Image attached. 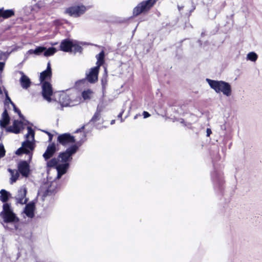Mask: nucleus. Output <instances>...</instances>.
<instances>
[{
  "instance_id": "36",
  "label": "nucleus",
  "mask_w": 262,
  "mask_h": 262,
  "mask_svg": "<svg viewBox=\"0 0 262 262\" xmlns=\"http://www.w3.org/2000/svg\"><path fill=\"white\" fill-rule=\"evenodd\" d=\"M5 63L4 62H0V71H2L4 70Z\"/></svg>"
},
{
  "instance_id": "35",
  "label": "nucleus",
  "mask_w": 262,
  "mask_h": 262,
  "mask_svg": "<svg viewBox=\"0 0 262 262\" xmlns=\"http://www.w3.org/2000/svg\"><path fill=\"white\" fill-rule=\"evenodd\" d=\"M36 6L40 8L41 7H42L43 6H44V3L40 1V2H38L37 4H36Z\"/></svg>"
},
{
  "instance_id": "24",
  "label": "nucleus",
  "mask_w": 262,
  "mask_h": 262,
  "mask_svg": "<svg viewBox=\"0 0 262 262\" xmlns=\"http://www.w3.org/2000/svg\"><path fill=\"white\" fill-rule=\"evenodd\" d=\"M9 195L8 191L5 189H2L0 191V200L4 203L6 202L9 199Z\"/></svg>"
},
{
  "instance_id": "41",
  "label": "nucleus",
  "mask_w": 262,
  "mask_h": 262,
  "mask_svg": "<svg viewBox=\"0 0 262 262\" xmlns=\"http://www.w3.org/2000/svg\"><path fill=\"white\" fill-rule=\"evenodd\" d=\"M84 126H82V127H81V128H79V129H77V130H76V132H77V133H78V132H82V130L84 129Z\"/></svg>"
},
{
  "instance_id": "38",
  "label": "nucleus",
  "mask_w": 262,
  "mask_h": 262,
  "mask_svg": "<svg viewBox=\"0 0 262 262\" xmlns=\"http://www.w3.org/2000/svg\"><path fill=\"white\" fill-rule=\"evenodd\" d=\"M207 136L209 137L210 136V135L211 134V130L210 128H207Z\"/></svg>"
},
{
  "instance_id": "3",
  "label": "nucleus",
  "mask_w": 262,
  "mask_h": 262,
  "mask_svg": "<svg viewBox=\"0 0 262 262\" xmlns=\"http://www.w3.org/2000/svg\"><path fill=\"white\" fill-rule=\"evenodd\" d=\"M48 167H56L57 171V179H60L61 177L66 173L69 167V163H60L58 158H53L48 161L47 163Z\"/></svg>"
},
{
  "instance_id": "32",
  "label": "nucleus",
  "mask_w": 262,
  "mask_h": 262,
  "mask_svg": "<svg viewBox=\"0 0 262 262\" xmlns=\"http://www.w3.org/2000/svg\"><path fill=\"white\" fill-rule=\"evenodd\" d=\"M5 94H6V100H5V103H10L12 105L13 104H14V103L11 101L10 98L8 96V93H7V91H5Z\"/></svg>"
},
{
  "instance_id": "1",
  "label": "nucleus",
  "mask_w": 262,
  "mask_h": 262,
  "mask_svg": "<svg viewBox=\"0 0 262 262\" xmlns=\"http://www.w3.org/2000/svg\"><path fill=\"white\" fill-rule=\"evenodd\" d=\"M27 130L28 133L25 136L26 140L22 143L21 147L18 148L15 153L18 155L23 153L29 154L30 159L31 158V156L30 155V151L33 150L34 149V132L30 126L27 127Z\"/></svg>"
},
{
  "instance_id": "4",
  "label": "nucleus",
  "mask_w": 262,
  "mask_h": 262,
  "mask_svg": "<svg viewBox=\"0 0 262 262\" xmlns=\"http://www.w3.org/2000/svg\"><path fill=\"white\" fill-rule=\"evenodd\" d=\"M1 214L5 223H15L18 221L10 205L8 203L3 205V210L1 212Z\"/></svg>"
},
{
  "instance_id": "10",
  "label": "nucleus",
  "mask_w": 262,
  "mask_h": 262,
  "mask_svg": "<svg viewBox=\"0 0 262 262\" xmlns=\"http://www.w3.org/2000/svg\"><path fill=\"white\" fill-rule=\"evenodd\" d=\"M27 189L25 187H21L17 192L15 196L17 203L20 204H26L28 201V199L26 197L27 194Z\"/></svg>"
},
{
  "instance_id": "15",
  "label": "nucleus",
  "mask_w": 262,
  "mask_h": 262,
  "mask_svg": "<svg viewBox=\"0 0 262 262\" xmlns=\"http://www.w3.org/2000/svg\"><path fill=\"white\" fill-rule=\"evenodd\" d=\"M19 73L21 75L19 79L21 86L24 89H28L30 86L31 83L30 78L22 71H19Z\"/></svg>"
},
{
  "instance_id": "19",
  "label": "nucleus",
  "mask_w": 262,
  "mask_h": 262,
  "mask_svg": "<svg viewBox=\"0 0 262 262\" xmlns=\"http://www.w3.org/2000/svg\"><path fill=\"white\" fill-rule=\"evenodd\" d=\"M73 42L70 40L64 39L60 43V50L64 52H69L72 49Z\"/></svg>"
},
{
  "instance_id": "11",
  "label": "nucleus",
  "mask_w": 262,
  "mask_h": 262,
  "mask_svg": "<svg viewBox=\"0 0 262 262\" xmlns=\"http://www.w3.org/2000/svg\"><path fill=\"white\" fill-rule=\"evenodd\" d=\"M57 140L60 144L64 146L75 142L74 137L68 134L59 135Z\"/></svg>"
},
{
  "instance_id": "43",
  "label": "nucleus",
  "mask_w": 262,
  "mask_h": 262,
  "mask_svg": "<svg viewBox=\"0 0 262 262\" xmlns=\"http://www.w3.org/2000/svg\"><path fill=\"white\" fill-rule=\"evenodd\" d=\"M82 137H85V135H84V134L83 133H82Z\"/></svg>"
},
{
  "instance_id": "14",
  "label": "nucleus",
  "mask_w": 262,
  "mask_h": 262,
  "mask_svg": "<svg viewBox=\"0 0 262 262\" xmlns=\"http://www.w3.org/2000/svg\"><path fill=\"white\" fill-rule=\"evenodd\" d=\"M23 127V123L21 121L14 120L12 125L8 127L7 130L9 132L18 134L21 130Z\"/></svg>"
},
{
  "instance_id": "29",
  "label": "nucleus",
  "mask_w": 262,
  "mask_h": 262,
  "mask_svg": "<svg viewBox=\"0 0 262 262\" xmlns=\"http://www.w3.org/2000/svg\"><path fill=\"white\" fill-rule=\"evenodd\" d=\"M257 57V55L253 52H250L247 54V59L252 61H255Z\"/></svg>"
},
{
  "instance_id": "22",
  "label": "nucleus",
  "mask_w": 262,
  "mask_h": 262,
  "mask_svg": "<svg viewBox=\"0 0 262 262\" xmlns=\"http://www.w3.org/2000/svg\"><path fill=\"white\" fill-rule=\"evenodd\" d=\"M2 13V17L4 18H9L14 15V12L12 10H4L3 8L1 9Z\"/></svg>"
},
{
  "instance_id": "13",
  "label": "nucleus",
  "mask_w": 262,
  "mask_h": 262,
  "mask_svg": "<svg viewBox=\"0 0 262 262\" xmlns=\"http://www.w3.org/2000/svg\"><path fill=\"white\" fill-rule=\"evenodd\" d=\"M18 169L23 176L28 177L30 173V166L27 161H20L18 164Z\"/></svg>"
},
{
  "instance_id": "26",
  "label": "nucleus",
  "mask_w": 262,
  "mask_h": 262,
  "mask_svg": "<svg viewBox=\"0 0 262 262\" xmlns=\"http://www.w3.org/2000/svg\"><path fill=\"white\" fill-rule=\"evenodd\" d=\"M104 54L103 51L101 52L98 55L96 56V58L97 59V67H100V66H101L104 62Z\"/></svg>"
},
{
  "instance_id": "12",
  "label": "nucleus",
  "mask_w": 262,
  "mask_h": 262,
  "mask_svg": "<svg viewBox=\"0 0 262 262\" xmlns=\"http://www.w3.org/2000/svg\"><path fill=\"white\" fill-rule=\"evenodd\" d=\"M99 67H95L92 68L90 71L86 73V78L90 83H95L98 80V75L99 73Z\"/></svg>"
},
{
  "instance_id": "23",
  "label": "nucleus",
  "mask_w": 262,
  "mask_h": 262,
  "mask_svg": "<svg viewBox=\"0 0 262 262\" xmlns=\"http://www.w3.org/2000/svg\"><path fill=\"white\" fill-rule=\"evenodd\" d=\"M93 92L92 90L88 89L82 92L81 96L84 100H90L93 95Z\"/></svg>"
},
{
  "instance_id": "31",
  "label": "nucleus",
  "mask_w": 262,
  "mask_h": 262,
  "mask_svg": "<svg viewBox=\"0 0 262 262\" xmlns=\"http://www.w3.org/2000/svg\"><path fill=\"white\" fill-rule=\"evenodd\" d=\"M5 155V150L3 144H0V158L3 157Z\"/></svg>"
},
{
  "instance_id": "40",
  "label": "nucleus",
  "mask_w": 262,
  "mask_h": 262,
  "mask_svg": "<svg viewBox=\"0 0 262 262\" xmlns=\"http://www.w3.org/2000/svg\"><path fill=\"white\" fill-rule=\"evenodd\" d=\"M50 193H51V190L48 189L46 191L45 194L48 195Z\"/></svg>"
},
{
  "instance_id": "42",
  "label": "nucleus",
  "mask_w": 262,
  "mask_h": 262,
  "mask_svg": "<svg viewBox=\"0 0 262 262\" xmlns=\"http://www.w3.org/2000/svg\"><path fill=\"white\" fill-rule=\"evenodd\" d=\"M115 120H112L111 122V124H113L115 123Z\"/></svg>"
},
{
  "instance_id": "7",
  "label": "nucleus",
  "mask_w": 262,
  "mask_h": 262,
  "mask_svg": "<svg viewBox=\"0 0 262 262\" xmlns=\"http://www.w3.org/2000/svg\"><path fill=\"white\" fill-rule=\"evenodd\" d=\"M59 102L62 106H73L78 104L81 101V98L78 96L75 100H71L69 96L66 94L60 95Z\"/></svg>"
},
{
  "instance_id": "20",
  "label": "nucleus",
  "mask_w": 262,
  "mask_h": 262,
  "mask_svg": "<svg viewBox=\"0 0 262 262\" xmlns=\"http://www.w3.org/2000/svg\"><path fill=\"white\" fill-rule=\"evenodd\" d=\"M10 117L7 111L5 110L2 115V118L0 120V125L2 127H5L9 123Z\"/></svg>"
},
{
  "instance_id": "39",
  "label": "nucleus",
  "mask_w": 262,
  "mask_h": 262,
  "mask_svg": "<svg viewBox=\"0 0 262 262\" xmlns=\"http://www.w3.org/2000/svg\"><path fill=\"white\" fill-rule=\"evenodd\" d=\"M123 112L120 113L118 115V117L121 118V122H123V119H122V115Z\"/></svg>"
},
{
  "instance_id": "9",
  "label": "nucleus",
  "mask_w": 262,
  "mask_h": 262,
  "mask_svg": "<svg viewBox=\"0 0 262 262\" xmlns=\"http://www.w3.org/2000/svg\"><path fill=\"white\" fill-rule=\"evenodd\" d=\"M42 94L45 99L48 102L51 101V96L53 91L51 84L47 81L43 82L42 85Z\"/></svg>"
},
{
  "instance_id": "25",
  "label": "nucleus",
  "mask_w": 262,
  "mask_h": 262,
  "mask_svg": "<svg viewBox=\"0 0 262 262\" xmlns=\"http://www.w3.org/2000/svg\"><path fill=\"white\" fill-rule=\"evenodd\" d=\"M8 170L11 176V180L12 183L15 182L19 176L18 172L16 170H12L11 169H9Z\"/></svg>"
},
{
  "instance_id": "21",
  "label": "nucleus",
  "mask_w": 262,
  "mask_h": 262,
  "mask_svg": "<svg viewBox=\"0 0 262 262\" xmlns=\"http://www.w3.org/2000/svg\"><path fill=\"white\" fill-rule=\"evenodd\" d=\"M46 50V47H38L35 50H29L27 52V55L35 54L36 55H39L42 53H44V51Z\"/></svg>"
},
{
  "instance_id": "17",
  "label": "nucleus",
  "mask_w": 262,
  "mask_h": 262,
  "mask_svg": "<svg viewBox=\"0 0 262 262\" xmlns=\"http://www.w3.org/2000/svg\"><path fill=\"white\" fill-rule=\"evenodd\" d=\"M34 209L35 203L32 202L26 205L24 212L28 217L32 218L34 215Z\"/></svg>"
},
{
  "instance_id": "16",
  "label": "nucleus",
  "mask_w": 262,
  "mask_h": 262,
  "mask_svg": "<svg viewBox=\"0 0 262 262\" xmlns=\"http://www.w3.org/2000/svg\"><path fill=\"white\" fill-rule=\"evenodd\" d=\"M56 151V145L54 143L49 145L45 152L43 154V157L46 161L51 158Z\"/></svg>"
},
{
  "instance_id": "2",
  "label": "nucleus",
  "mask_w": 262,
  "mask_h": 262,
  "mask_svg": "<svg viewBox=\"0 0 262 262\" xmlns=\"http://www.w3.org/2000/svg\"><path fill=\"white\" fill-rule=\"evenodd\" d=\"M206 81L211 89L214 91L219 93L222 92L223 95L227 97H229L232 94V89L231 85L224 81H217L211 80L207 78Z\"/></svg>"
},
{
  "instance_id": "30",
  "label": "nucleus",
  "mask_w": 262,
  "mask_h": 262,
  "mask_svg": "<svg viewBox=\"0 0 262 262\" xmlns=\"http://www.w3.org/2000/svg\"><path fill=\"white\" fill-rule=\"evenodd\" d=\"M9 55V54L7 52H1L0 53V60H6L8 58Z\"/></svg>"
},
{
  "instance_id": "34",
  "label": "nucleus",
  "mask_w": 262,
  "mask_h": 262,
  "mask_svg": "<svg viewBox=\"0 0 262 262\" xmlns=\"http://www.w3.org/2000/svg\"><path fill=\"white\" fill-rule=\"evenodd\" d=\"M12 105L13 106L14 111L15 112L17 113L18 114L19 116L21 117V114L20 113V111L16 108V107L15 106L14 104H13Z\"/></svg>"
},
{
  "instance_id": "18",
  "label": "nucleus",
  "mask_w": 262,
  "mask_h": 262,
  "mask_svg": "<svg viewBox=\"0 0 262 262\" xmlns=\"http://www.w3.org/2000/svg\"><path fill=\"white\" fill-rule=\"evenodd\" d=\"M51 64L50 62H48L47 69L40 73L39 79L41 82H43L46 79L51 78Z\"/></svg>"
},
{
  "instance_id": "6",
  "label": "nucleus",
  "mask_w": 262,
  "mask_h": 262,
  "mask_svg": "<svg viewBox=\"0 0 262 262\" xmlns=\"http://www.w3.org/2000/svg\"><path fill=\"white\" fill-rule=\"evenodd\" d=\"M78 149V147L74 145L68 148L65 152L60 153L58 157L60 163H68L72 159V156L75 154Z\"/></svg>"
},
{
  "instance_id": "5",
  "label": "nucleus",
  "mask_w": 262,
  "mask_h": 262,
  "mask_svg": "<svg viewBox=\"0 0 262 262\" xmlns=\"http://www.w3.org/2000/svg\"><path fill=\"white\" fill-rule=\"evenodd\" d=\"M157 0H147L139 3L133 10V14L137 16L141 13L148 11L154 5Z\"/></svg>"
},
{
  "instance_id": "33",
  "label": "nucleus",
  "mask_w": 262,
  "mask_h": 262,
  "mask_svg": "<svg viewBox=\"0 0 262 262\" xmlns=\"http://www.w3.org/2000/svg\"><path fill=\"white\" fill-rule=\"evenodd\" d=\"M74 48L76 52H80L81 50V47L78 45H76L73 43L72 48Z\"/></svg>"
},
{
  "instance_id": "37",
  "label": "nucleus",
  "mask_w": 262,
  "mask_h": 262,
  "mask_svg": "<svg viewBox=\"0 0 262 262\" xmlns=\"http://www.w3.org/2000/svg\"><path fill=\"white\" fill-rule=\"evenodd\" d=\"M143 115L144 116V118H146L150 116V114L147 112L146 111L143 112Z\"/></svg>"
},
{
  "instance_id": "8",
  "label": "nucleus",
  "mask_w": 262,
  "mask_h": 262,
  "mask_svg": "<svg viewBox=\"0 0 262 262\" xmlns=\"http://www.w3.org/2000/svg\"><path fill=\"white\" fill-rule=\"evenodd\" d=\"M86 10V7L83 5L74 6L67 9L66 12L70 16L76 17L84 13Z\"/></svg>"
},
{
  "instance_id": "44",
  "label": "nucleus",
  "mask_w": 262,
  "mask_h": 262,
  "mask_svg": "<svg viewBox=\"0 0 262 262\" xmlns=\"http://www.w3.org/2000/svg\"><path fill=\"white\" fill-rule=\"evenodd\" d=\"M0 94H2V91L1 90V88H0Z\"/></svg>"
},
{
  "instance_id": "28",
  "label": "nucleus",
  "mask_w": 262,
  "mask_h": 262,
  "mask_svg": "<svg viewBox=\"0 0 262 262\" xmlns=\"http://www.w3.org/2000/svg\"><path fill=\"white\" fill-rule=\"evenodd\" d=\"M56 49L55 48L51 47L44 51L43 55L45 56L48 57L53 55L56 52Z\"/></svg>"
},
{
  "instance_id": "27",
  "label": "nucleus",
  "mask_w": 262,
  "mask_h": 262,
  "mask_svg": "<svg viewBox=\"0 0 262 262\" xmlns=\"http://www.w3.org/2000/svg\"><path fill=\"white\" fill-rule=\"evenodd\" d=\"M100 112H101V110L97 108L96 113H95V114L92 118L91 120H90V123H91V122L95 123L97 121H98V120H99L100 119V117H101Z\"/></svg>"
}]
</instances>
